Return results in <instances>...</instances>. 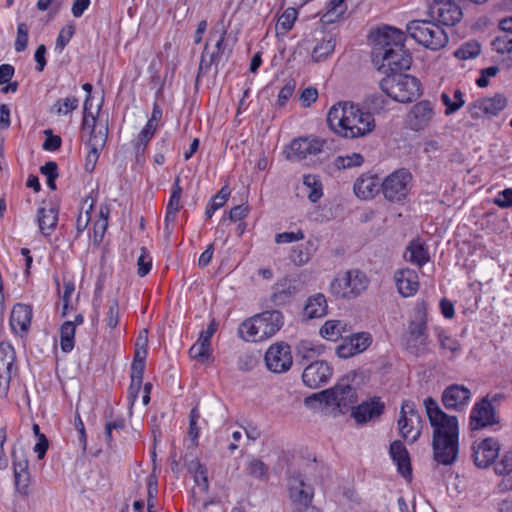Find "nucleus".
Segmentation results:
<instances>
[{
    "label": "nucleus",
    "mask_w": 512,
    "mask_h": 512,
    "mask_svg": "<svg viewBox=\"0 0 512 512\" xmlns=\"http://www.w3.org/2000/svg\"><path fill=\"white\" fill-rule=\"evenodd\" d=\"M424 406L433 427L434 459L443 465H451L458 456V420L442 411L432 397L424 400Z\"/></svg>",
    "instance_id": "obj_1"
},
{
    "label": "nucleus",
    "mask_w": 512,
    "mask_h": 512,
    "mask_svg": "<svg viewBox=\"0 0 512 512\" xmlns=\"http://www.w3.org/2000/svg\"><path fill=\"white\" fill-rule=\"evenodd\" d=\"M405 40V33L391 26H384L377 31L372 54L376 64L380 63V71L393 74L410 68L412 56L405 49Z\"/></svg>",
    "instance_id": "obj_2"
},
{
    "label": "nucleus",
    "mask_w": 512,
    "mask_h": 512,
    "mask_svg": "<svg viewBox=\"0 0 512 512\" xmlns=\"http://www.w3.org/2000/svg\"><path fill=\"white\" fill-rule=\"evenodd\" d=\"M329 128L344 138L363 137L375 128L374 117L357 106L347 103L333 105L327 114Z\"/></svg>",
    "instance_id": "obj_3"
},
{
    "label": "nucleus",
    "mask_w": 512,
    "mask_h": 512,
    "mask_svg": "<svg viewBox=\"0 0 512 512\" xmlns=\"http://www.w3.org/2000/svg\"><path fill=\"white\" fill-rule=\"evenodd\" d=\"M283 323L280 311L267 310L243 321L238 327V334L246 342H260L275 335Z\"/></svg>",
    "instance_id": "obj_4"
},
{
    "label": "nucleus",
    "mask_w": 512,
    "mask_h": 512,
    "mask_svg": "<svg viewBox=\"0 0 512 512\" xmlns=\"http://www.w3.org/2000/svg\"><path fill=\"white\" fill-rule=\"evenodd\" d=\"M379 86L388 97L400 103H410L421 95L420 81L402 72L387 74Z\"/></svg>",
    "instance_id": "obj_5"
},
{
    "label": "nucleus",
    "mask_w": 512,
    "mask_h": 512,
    "mask_svg": "<svg viewBox=\"0 0 512 512\" xmlns=\"http://www.w3.org/2000/svg\"><path fill=\"white\" fill-rule=\"evenodd\" d=\"M409 36L419 45L431 51L444 48L449 41L448 35L441 24L435 20H412L406 26Z\"/></svg>",
    "instance_id": "obj_6"
},
{
    "label": "nucleus",
    "mask_w": 512,
    "mask_h": 512,
    "mask_svg": "<svg viewBox=\"0 0 512 512\" xmlns=\"http://www.w3.org/2000/svg\"><path fill=\"white\" fill-rule=\"evenodd\" d=\"M306 403L319 401L327 406H334L339 413H346L357 402L356 389L350 385L348 378L340 379L332 388L314 393L306 398Z\"/></svg>",
    "instance_id": "obj_7"
},
{
    "label": "nucleus",
    "mask_w": 512,
    "mask_h": 512,
    "mask_svg": "<svg viewBox=\"0 0 512 512\" xmlns=\"http://www.w3.org/2000/svg\"><path fill=\"white\" fill-rule=\"evenodd\" d=\"M369 280L365 273L358 269H351L337 274L330 283V292L336 298L355 299L368 287Z\"/></svg>",
    "instance_id": "obj_8"
},
{
    "label": "nucleus",
    "mask_w": 512,
    "mask_h": 512,
    "mask_svg": "<svg viewBox=\"0 0 512 512\" xmlns=\"http://www.w3.org/2000/svg\"><path fill=\"white\" fill-rule=\"evenodd\" d=\"M227 31L225 29L213 28L209 33L208 41L204 45L203 52L201 54L198 77L205 74L213 65L215 66V72L218 71V64L225 56L229 57L231 49L225 41Z\"/></svg>",
    "instance_id": "obj_9"
},
{
    "label": "nucleus",
    "mask_w": 512,
    "mask_h": 512,
    "mask_svg": "<svg viewBox=\"0 0 512 512\" xmlns=\"http://www.w3.org/2000/svg\"><path fill=\"white\" fill-rule=\"evenodd\" d=\"M288 486L292 512H319L312 505L314 489L306 482L304 475L300 472H293L288 478Z\"/></svg>",
    "instance_id": "obj_10"
},
{
    "label": "nucleus",
    "mask_w": 512,
    "mask_h": 512,
    "mask_svg": "<svg viewBox=\"0 0 512 512\" xmlns=\"http://www.w3.org/2000/svg\"><path fill=\"white\" fill-rule=\"evenodd\" d=\"M413 176L406 168H400L381 181V192L384 198L393 203L405 200L412 187Z\"/></svg>",
    "instance_id": "obj_11"
},
{
    "label": "nucleus",
    "mask_w": 512,
    "mask_h": 512,
    "mask_svg": "<svg viewBox=\"0 0 512 512\" xmlns=\"http://www.w3.org/2000/svg\"><path fill=\"white\" fill-rule=\"evenodd\" d=\"M422 420L415 410V405L409 400L402 403L398 426L401 436L411 442H415L421 435Z\"/></svg>",
    "instance_id": "obj_12"
},
{
    "label": "nucleus",
    "mask_w": 512,
    "mask_h": 512,
    "mask_svg": "<svg viewBox=\"0 0 512 512\" xmlns=\"http://www.w3.org/2000/svg\"><path fill=\"white\" fill-rule=\"evenodd\" d=\"M264 360L270 372L285 373L293 364L291 348L284 342L274 343L266 350Z\"/></svg>",
    "instance_id": "obj_13"
},
{
    "label": "nucleus",
    "mask_w": 512,
    "mask_h": 512,
    "mask_svg": "<svg viewBox=\"0 0 512 512\" xmlns=\"http://www.w3.org/2000/svg\"><path fill=\"white\" fill-rule=\"evenodd\" d=\"M430 17L444 26H454L463 17V12L455 0H433L429 5Z\"/></svg>",
    "instance_id": "obj_14"
},
{
    "label": "nucleus",
    "mask_w": 512,
    "mask_h": 512,
    "mask_svg": "<svg viewBox=\"0 0 512 512\" xmlns=\"http://www.w3.org/2000/svg\"><path fill=\"white\" fill-rule=\"evenodd\" d=\"M426 330L427 325L424 320L412 321L408 326L405 348L415 356H421L429 352L430 341Z\"/></svg>",
    "instance_id": "obj_15"
},
{
    "label": "nucleus",
    "mask_w": 512,
    "mask_h": 512,
    "mask_svg": "<svg viewBox=\"0 0 512 512\" xmlns=\"http://www.w3.org/2000/svg\"><path fill=\"white\" fill-rule=\"evenodd\" d=\"M15 350L8 342L0 343V396H5L13 375L17 373Z\"/></svg>",
    "instance_id": "obj_16"
},
{
    "label": "nucleus",
    "mask_w": 512,
    "mask_h": 512,
    "mask_svg": "<svg viewBox=\"0 0 512 512\" xmlns=\"http://www.w3.org/2000/svg\"><path fill=\"white\" fill-rule=\"evenodd\" d=\"M507 106V99L502 94L493 97L480 98L468 106V113L473 119L493 117L498 115Z\"/></svg>",
    "instance_id": "obj_17"
},
{
    "label": "nucleus",
    "mask_w": 512,
    "mask_h": 512,
    "mask_svg": "<svg viewBox=\"0 0 512 512\" xmlns=\"http://www.w3.org/2000/svg\"><path fill=\"white\" fill-rule=\"evenodd\" d=\"M434 115V105L429 100H421L407 114V127L415 132L422 131L430 125Z\"/></svg>",
    "instance_id": "obj_18"
},
{
    "label": "nucleus",
    "mask_w": 512,
    "mask_h": 512,
    "mask_svg": "<svg viewBox=\"0 0 512 512\" xmlns=\"http://www.w3.org/2000/svg\"><path fill=\"white\" fill-rule=\"evenodd\" d=\"M498 423L499 419L496 416L495 409L487 397L473 406L470 413L471 430H479Z\"/></svg>",
    "instance_id": "obj_19"
},
{
    "label": "nucleus",
    "mask_w": 512,
    "mask_h": 512,
    "mask_svg": "<svg viewBox=\"0 0 512 512\" xmlns=\"http://www.w3.org/2000/svg\"><path fill=\"white\" fill-rule=\"evenodd\" d=\"M14 485L18 493L23 496L29 493L30 473L28 471L29 462L23 450H12Z\"/></svg>",
    "instance_id": "obj_20"
},
{
    "label": "nucleus",
    "mask_w": 512,
    "mask_h": 512,
    "mask_svg": "<svg viewBox=\"0 0 512 512\" xmlns=\"http://www.w3.org/2000/svg\"><path fill=\"white\" fill-rule=\"evenodd\" d=\"M332 373L333 369L326 361H315L304 369L302 381L307 387L316 389L326 384Z\"/></svg>",
    "instance_id": "obj_21"
},
{
    "label": "nucleus",
    "mask_w": 512,
    "mask_h": 512,
    "mask_svg": "<svg viewBox=\"0 0 512 512\" xmlns=\"http://www.w3.org/2000/svg\"><path fill=\"white\" fill-rule=\"evenodd\" d=\"M471 398V391L464 385L451 384L442 393V403L448 410L462 411Z\"/></svg>",
    "instance_id": "obj_22"
},
{
    "label": "nucleus",
    "mask_w": 512,
    "mask_h": 512,
    "mask_svg": "<svg viewBox=\"0 0 512 512\" xmlns=\"http://www.w3.org/2000/svg\"><path fill=\"white\" fill-rule=\"evenodd\" d=\"M472 450L475 465L479 468H486L498 457L500 445L497 440L486 438L477 445H473Z\"/></svg>",
    "instance_id": "obj_23"
},
{
    "label": "nucleus",
    "mask_w": 512,
    "mask_h": 512,
    "mask_svg": "<svg viewBox=\"0 0 512 512\" xmlns=\"http://www.w3.org/2000/svg\"><path fill=\"white\" fill-rule=\"evenodd\" d=\"M323 142L317 138H298L294 139L287 154V158L293 161H300L305 159L308 155H316L322 152Z\"/></svg>",
    "instance_id": "obj_24"
},
{
    "label": "nucleus",
    "mask_w": 512,
    "mask_h": 512,
    "mask_svg": "<svg viewBox=\"0 0 512 512\" xmlns=\"http://www.w3.org/2000/svg\"><path fill=\"white\" fill-rule=\"evenodd\" d=\"M163 115L162 108L160 105L155 102L153 104L152 114L149 120L147 121L146 125L143 127V129L138 134L137 142L135 143V150L137 155L143 154L145 152L146 146L149 143V141L153 138L158 122L161 120Z\"/></svg>",
    "instance_id": "obj_25"
},
{
    "label": "nucleus",
    "mask_w": 512,
    "mask_h": 512,
    "mask_svg": "<svg viewBox=\"0 0 512 512\" xmlns=\"http://www.w3.org/2000/svg\"><path fill=\"white\" fill-rule=\"evenodd\" d=\"M384 408L385 405L380 401V398L374 397L370 401H365L356 407L354 405L351 415L358 424H365L382 415Z\"/></svg>",
    "instance_id": "obj_26"
},
{
    "label": "nucleus",
    "mask_w": 512,
    "mask_h": 512,
    "mask_svg": "<svg viewBox=\"0 0 512 512\" xmlns=\"http://www.w3.org/2000/svg\"><path fill=\"white\" fill-rule=\"evenodd\" d=\"M353 190L360 199H372L381 191V179L374 174H362L356 179Z\"/></svg>",
    "instance_id": "obj_27"
},
{
    "label": "nucleus",
    "mask_w": 512,
    "mask_h": 512,
    "mask_svg": "<svg viewBox=\"0 0 512 512\" xmlns=\"http://www.w3.org/2000/svg\"><path fill=\"white\" fill-rule=\"evenodd\" d=\"M32 318V309L30 306L18 303L14 305L10 315V327L17 335L27 333Z\"/></svg>",
    "instance_id": "obj_28"
},
{
    "label": "nucleus",
    "mask_w": 512,
    "mask_h": 512,
    "mask_svg": "<svg viewBox=\"0 0 512 512\" xmlns=\"http://www.w3.org/2000/svg\"><path fill=\"white\" fill-rule=\"evenodd\" d=\"M389 454L397 465L398 472L405 479H410L412 476L410 457L404 444L399 440L392 442L389 447Z\"/></svg>",
    "instance_id": "obj_29"
},
{
    "label": "nucleus",
    "mask_w": 512,
    "mask_h": 512,
    "mask_svg": "<svg viewBox=\"0 0 512 512\" xmlns=\"http://www.w3.org/2000/svg\"><path fill=\"white\" fill-rule=\"evenodd\" d=\"M181 195L182 187L180 185V177L176 176L172 185L170 198L166 205L164 230L167 234H170L172 232V229L170 228V223L175 221L176 215L181 208Z\"/></svg>",
    "instance_id": "obj_30"
},
{
    "label": "nucleus",
    "mask_w": 512,
    "mask_h": 512,
    "mask_svg": "<svg viewBox=\"0 0 512 512\" xmlns=\"http://www.w3.org/2000/svg\"><path fill=\"white\" fill-rule=\"evenodd\" d=\"M394 280L398 292L403 297L414 295L418 290V276L410 269H400L395 272Z\"/></svg>",
    "instance_id": "obj_31"
},
{
    "label": "nucleus",
    "mask_w": 512,
    "mask_h": 512,
    "mask_svg": "<svg viewBox=\"0 0 512 512\" xmlns=\"http://www.w3.org/2000/svg\"><path fill=\"white\" fill-rule=\"evenodd\" d=\"M193 450H190L184 456V463L188 469V472L193 475L195 483L203 490L208 489V478L206 468L198 461L195 457Z\"/></svg>",
    "instance_id": "obj_32"
},
{
    "label": "nucleus",
    "mask_w": 512,
    "mask_h": 512,
    "mask_svg": "<svg viewBox=\"0 0 512 512\" xmlns=\"http://www.w3.org/2000/svg\"><path fill=\"white\" fill-rule=\"evenodd\" d=\"M327 301L322 293H317L308 298L304 307V315L309 318H320L327 314Z\"/></svg>",
    "instance_id": "obj_33"
},
{
    "label": "nucleus",
    "mask_w": 512,
    "mask_h": 512,
    "mask_svg": "<svg viewBox=\"0 0 512 512\" xmlns=\"http://www.w3.org/2000/svg\"><path fill=\"white\" fill-rule=\"evenodd\" d=\"M58 221V208L51 207L48 210L44 207L38 210V225L44 235H50L55 229Z\"/></svg>",
    "instance_id": "obj_34"
},
{
    "label": "nucleus",
    "mask_w": 512,
    "mask_h": 512,
    "mask_svg": "<svg viewBox=\"0 0 512 512\" xmlns=\"http://www.w3.org/2000/svg\"><path fill=\"white\" fill-rule=\"evenodd\" d=\"M96 121H97V116H92V124L91 125L89 124L86 127V129L90 128V138L86 145L88 147H94L99 150H102L106 144L107 137H108V125L106 124L97 130L96 129Z\"/></svg>",
    "instance_id": "obj_35"
},
{
    "label": "nucleus",
    "mask_w": 512,
    "mask_h": 512,
    "mask_svg": "<svg viewBox=\"0 0 512 512\" xmlns=\"http://www.w3.org/2000/svg\"><path fill=\"white\" fill-rule=\"evenodd\" d=\"M336 40L333 36H329L328 38H324L322 41L318 42L312 51V59L315 62H320L325 60L329 55H331L335 49Z\"/></svg>",
    "instance_id": "obj_36"
},
{
    "label": "nucleus",
    "mask_w": 512,
    "mask_h": 512,
    "mask_svg": "<svg viewBox=\"0 0 512 512\" xmlns=\"http://www.w3.org/2000/svg\"><path fill=\"white\" fill-rule=\"evenodd\" d=\"M346 324L339 320H328L320 329V335L330 341H335L342 336Z\"/></svg>",
    "instance_id": "obj_37"
},
{
    "label": "nucleus",
    "mask_w": 512,
    "mask_h": 512,
    "mask_svg": "<svg viewBox=\"0 0 512 512\" xmlns=\"http://www.w3.org/2000/svg\"><path fill=\"white\" fill-rule=\"evenodd\" d=\"M75 330L74 322L66 321L62 324L60 329V345L63 352H70L74 348Z\"/></svg>",
    "instance_id": "obj_38"
},
{
    "label": "nucleus",
    "mask_w": 512,
    "mask_h": 512,
    "mask_svg": "<svg viewBox=\"0 0 512 512\" xmlns=\"http://www.w3.org/2000/svg\"><path fill=\"white\" fill-rule=\"evenodd\" d=\"M245 472L258 480H267L268 479V466L257 458H251L245 467Z\"/></svg>",
    "instance_id": "obj_39"
},
{
    "label": "nucleus",
    "mask_w": 512,
    "mask_h": 512,
    "mask_svg": "<svg viewBox=\"0 0 512 512\" xmlns=\"http://www.w3.org/2000/svg\"><path fill=\"white\" fill-rule=\"evenodd\" d=\"M454 100L447 93L441 94V101L445 105V115L449 116L458 111L464 104L463 93L460 89H456L453 94Z\"/></svg>",
    "instance_id": "obj_40"
},
{
    "label": "nucleus",
    "mask_w": 512,
    "mask_h": 512,
    "mask_svg": "<svg viewBox=\"0 0 512 512\" xmlns=\"http://www.w3.org/2000/svg\"><path fill=\"white\" fill-rule=\"evenodd\" d=\"M303 184L309 189L307 197L312 203H316L323 196L322 184L315 175H305Z\"/></svg>",
    "instance_id": "obj_41"
},
{
    "label": "nucleus",
    "mask_w": 512,
    "mask_h": 512,
    "mask_svg": "<svg viewBox=\"0 0 512 512\" xmlns=\"http://www.w3.org/2000/svg\"><path fill=\"white\" fill-rule=\"evenodd\" d=\"M79 105V100L76 96H69L64 99H58L52 106L51 112L57 115H67L76 110Z\"/></svg>",
    "instance_id": "obj_42"
},
{
    "label": "nucleus",
    "mask_w": 512,
    "mask_h": 512,
    "mask_svg": "<svg viewBox=\"0 0 512 512\" xmlns=\"http://www.w3.org/2000/svg\"><path fill=\"white\" fill-rule=\"evenodd\" d=\"M189 355L192 359H196L200 363H205L211 357V344H207L198 339L189 349Z\"/></svg>",
    "instance_id": "obj_43"
},
{
    "label": "nucleus",
    "mask_w": 512,
    "mask_h": 512,
    "mask_svg": "<svg viewBox=\"0 0 512 512\" xmlns=\"http://www.w3.org/2000/svg\"><path fill=\"white\" fill-rule=\"evenodd\" d=\"M364 157L360 153H352L347 156H337L334 159V166L336 169H349L353 167H359L363 164Z\"/></svg>",
    "instance_id": "obj_44"
},
{
    "label": "nucleus",
    "mask_w": 512,
    "mask_h": 512,
    "mask_svg": "<svg viewBox=\"0 0 512 512\" xmlns=\"http://www.w3.org/2000/svg\"><path fill=\"white\" fill-rule=\"evenodd\" d=\"M481 46L477 41H469L462 44L455 52L454 56L461 60H468L477 57L480 54Z\"/></svg>",
    "instance_id": "obj_45"
},
{
    "label": "nucleus",
    "mask_w": 512,
    "mask_h": 512,
    "mask_svg": "<svg viewBox=\"0 0 512 512\" xmlns=\"http://www.w3.org/2000/svg\"><path fill=\"white\" fill-rule=\"evenodd\" d=\"M365 104L368 109L366 113H370L373 116V114H380L386 110L388 99L381 94H371L367 96Z\"/></svg>",
    "instance_id": "obj_46"
},
{
    "label": "nucleus",
    "mask_w": 512,
    "mask_h": 512,
    "mask_svg": "<svg viewBox=\"0 0 512 512\" xmlns=\"http://www.w3.org/2000/svg\"><path fill=\"white\" fill-rule=\"evenodd\" d=\"M298 11L293 7H288L278 18L276 28L281 29L283 33L290 31L297 19Z\"/></svg>",
    "instance_id": "obj_47"
},
{
    "label": "nucleus",
    "mask_w": 512,
    "mask_h": 512,
    "mask_svg": "<svg viewBox=\"0 0 512 512\" xmlns=\"http://www.w3.org/2000/svg\"><path fill=\"white\" fill-rule=\"evenodd\" d=\"M347 339L357 354L365 351L372 343V337L367 332L352 334Z\"/></svg>",
    "instance_id": "obj_48"
},
{
    "label": "nucleus",
    "mask_w": 512,
    "mask_h": 512,
    "mask_svg": "<svg viewBox=\"0 0 512 512\" xmlns=\"http://www.w3.org/2000/svg\"><path fill=\"white\" fill-rule=\"evenodd\" d=\"M40 173L47 178V186L51 190H56V179L59 176L58 165L54 161H48L40 167Z\"/></svg>",
    "instance_id": "obj_49"
},
{
    "label": "nucleus",
    "mask_w": 512,
    "mask_h": 512,
    "mask_svg": "<svg viewBox=\"0 0 512 512\" xmlns=\"http://www.w3.org/2000/svg\"><path fill=\"white\" fill-rule=\"evenodd\" d=\"M407 253H409V256H430L428 246L419 237L409 242L403 256H406Z\"/></svg>",
    "instance_id": "obj_50"
},
{
    "label": "nucleus",
    "mask_w": 512,
    "mask_h": 512,
    "mask_svg": "<svg viewBox=\"0 0 512 512\" xmlns=\"http://www.w3.org/2000/svg\"><path fill=\"white\" fill-rule=\"evenodd\" d=\"M297 355L304 360H309L321 353V347L314 345L310 341H301L297 345Z\"/></svg>",
    "instance_id": "obj_51"
},
{
    "label": "nucleus",
    "mask_w": 512,
    "mask_h": 512,
    "mask_svg": "<svg viewBox=\"0 0 512 512\" xmlns=\"http://www.w3.org/2000/svg\"><path fill=\"white\" fill-rule=\"evenodd\" d=\"M107 306L108 311L106 312L105 322L110 329H113L118 325L119 322L118 300L115 298L108 300Z\"/></svg>",
    "instance_id": "obj_52"
},
{
    "label": "nucleus",
    "mask_w": 512,
    "mask_h": 512,
    "mask_svg": "<svg viewBox=\"0 0 512 512\" xmlns=\"http://www.w3.org/2000/svg\"><path fill=\"white\" fill-rule=\"evenodd\" d=\"M32 430L38 440V442L34 446V452L37 453L38 459L41 460L44 458L48 450L49 442L46 436L40 432V427L38 424H33Z\"/></svg>",
    "instance_id": "obj_53"
},
{
    "label": "nucleus",
    "mask_w": 512,
    "mask_h": 512,
    "mask_svg": "<svg viewBox=\"0 0 512 512\" xmlns=\"http://www.w3.org/2000/svg\"><path fill=\"white\" fill-rule=\"evenodd\" d=\"M258 365V358L250 353H245L239 356L237 367L240 371L250 372Z\"/></svg>",
    "instance_id": "obj_54"
},
{
    "label": "nucleus",
    "mask_w": 512,
    "mask_h": 512,
    "mask_svg": "<svg viewBox=\"0 0 512 512\" xmlns=\"http://www.w3.org/2000/svg\"><path fill=\"white\" fill-rule=\"evenodd\" d=\"M438 340L440 343V347L442 349L449 350L452 354L459 352L461 349L460 343L456 339H453L452 337L444 333L443 331H440L438 333Z\"/></svg>",
    "instance_id": "obj_55"
},
{
    "label": "nucleus",
    "mask_w": 512,
    "mask_h": 512,
    "mask_svg": "<svg viewBox=\"0 0 512 512\" xmlns=\"http://www.w3.org/2000/svg\"><path fill=\"white\" fill-rule=\"evenodd\" d=\"M28 26L25 23H19L17 27V38L14 44L17 52H22L26 49L28 43Z\"/></svg>",
    "instance_id": "obj_56"
},
{
    "label": "nucleus",
    "mask_w": 512,
    "mask_h": 512,
    "mask_svg": "<svg viewBox=\"0 0 512 512\" xmlns=\"http://www.w3.org/2000/svg\"><path fill=\"white\" fill-rule=\"evenodd\" d=\"M494 471L497 475H506L512 472V451L503 455L501 460L495 465Z\"/></svg>",
    "instance_id": "obj_57"
},
{
    "label": "nucleus",
    "mask_w": 512,
    "mask_h": 512,
    "mask_svg": "<svg viewBox=\"0 0 512 512\" xmlns=\"http://www.w3.org/2000/svg\"><path fill=\"white\" fill-rule=\"evenodd\" d=\"M74 31L73 25L63 27L56 40V49L62 51L73 37Z\"/></svg>",
    "instance_id": "obj_58"
},
{
    "label": "nucleus",
    "mask_w": 512,
    "mask_h": 512,
    "mask_svg": "<svg viewBox=\"0 0 512 512\" xmlns=\"http://www.w3.org/2000/svg\"><path fill=\"white\" fill-rule=\"evenodd\" d=\"M295 90V82L293 80L288 81L280 90L277 98V105L284 107L288 100L291 98Z\"/></svg>",
    "instance_id": "obj_59"
},
{
    "label": "nucleus",
    "mask_w": 512,
    "mask_h": 512,
    "mask_svg": "<svg viewBox=\"0 0 512 512\" xmlns=\"http://www.w3.org/2000/svg\"><path fill=\"white\" fill-rule=\"evenodd\" d=\"M46 139L42 144V148L46 151H56L61 147L62 139L58 135H54L51 130H46Z\"/></svg>",
    "instance_id": "obj_60"
},
{
    "label": "nucleus",
    "mask_w": 512,
    "mask_h": 512,
    "mask_svg": "<svg viewBox=\"0 0 512 512\" xmlns=\"http://www.w3.org/2000/svg\"><path fill=\"white\" fill-rule=\"evenodd\" d=\"M493 203L502 209L512 207V188L500 191L494 198Z\"/></svg>",
    "instance_id": "obj_61"
},
{
    "label": "nucleus",
    "mask_w": 512,
    "mask_h": 512,
    "mask_svg": "<svg viewBox=\"0 0 512 512\" xmlns=\"http://www.w3.org/2000/svg\"><path fill=\"white\" fill-rule=\"evenodd\" d=\"M304 238V233L301 230L297 232H283L275 236V241L278 244L281 243H292L299 241Z\"/></svg>",
    "instance_id": "obj_62"
},
{
    "label": "nucleus",
    "mask_w": 512,
    "mask_h": 512,
    "mask_svg": "<svg viewBox=\"0 0 512 512\" xmlns=\"http://www.w3.org/2000/svg\"><path fill=\"white\" fill-rule=\"evenodd\" d=\"M495 47L500 53H512V34L498 37L495 41Z\"/></svg>",
    "instance_id": "obj_63"
},
{
    "label": "nucleus",
    "mask_w": 512,
    "mask_h": 512,
    "mask_svg": "<svg viewBox=\"0 0 512 512\" xmlns=\"http://www.w3.org/2000/svg\"><path fill=\"white\" fill-rule=\"evenodd\" d=\"M89 151L85 159L84 168L87 172L91 173L95 169L96 163L99 159L100 151L94 147H88Z\"/></svg>",
    "instance_id": "obj_64"
}]
</instances>
